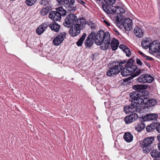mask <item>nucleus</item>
Instances as JSON below:
<instances>
[{"label":"nucleus","mask_w":160,"mask_h":160,"mask_svg":"<svg viewBox=\"0 0 160 160\" xmlns=\"http://www.w3.org/2000/svg\"><path fill=\"white\" fill-rule=\"evenodd\" d=\"M139 93L138 91L133 92L130 93V97L133 99L134 101L132 104L134 106H137V109L138 107L143 105V98L139 97Z\"/></svg>","instance_id":"obj_3"},{"label":"nucleus","mask_w":160,"mask_h":160,"mask_svg":"<svg viewBox=\"0 0 160 160\" xmlns=\"http://www.w3.org/2000/svg\"><path fill=\"white\" fill-rule=\"evenodd\" d=\"M151 42V40L150 38H147L143 40L142 42V46L145 48H149Z\"/></svg>","instance_id":"obj_21"},{"label":"nucleus","mask_w":160,"mask_h":160,"mask_svg":"<svg viewBox=\"0 0 160 160\" xmlns=\"http://www.w3.org/2000/svg\"><path fill=\"white\" fill-rule=\"evenodd\" d=\"M104 2L109 5H112L115 3L116 0H103Z\"/></svg>","instance_id":"obj_37"},{"label":"nucleus","mask_w":160,"mask_h":160,"mask_svg":"<svg viewBox=\"0 0 160 160\" xmlns=\"http://www.w3.org/2000/svg\"><path fill=\"white\" fill-rule=\"evenodd\" d=\"M119 48L125 53L127 56L128 57L130 56L131 55L130 51L127 46L123 44H121L119 46Z\"/></svg>","instance_id":"obj_22"},{"label":"nucleus","mask_w":160,"mask_h":160,"mask_svg":"<svg viewBox=\"0 0 160 160\" xmlns=\"http://www.w3.org/2000/svg\"><path fill=\"white\" fill-rule=\"evenodd\" d=\"M136 61L137 63L139 65L142 66L143 65V63L142 61L139 59L137 58L136 59Z\"/></svg>","instance_id":"obj_41"},{"label":"nucleus","mask_w":160,"mask_h":160,"mask_svg":"<svg viewBox=\"0 0 160 160\" xmlns=\"http://www.w3.org/2000/svg\"><path fill=\"white\" fill-rule=\"evenodd\" d=\"M74 0H65L64 6L71 12L74 11L76 10V7L74 5Z\"/></svg>","instance_id":"obj_7"},{"label":"nucleus","mask_w":160,"mask_h":160,"mask_svg":"<svg viewBox=\"0 0 160 160\" xmlns=\"http://www.w3.org/2000/svg\"><path fill=\"white\" fill-rule=\"evenodd\" d=\"M145 123L141 121L135 126V129L138 132H140L145 128Z\"/></svg>","instance_id":"obj_23"},{"label":"nucleus","mask_w":160,"mask_h":160,"mask_svg":"<svg viewBox=\"0 0 160 160\" xmlns=\"http://www.w3.org/2000/svg\"><path fill=\"white\" fill-rule=\"evenodd\" d=\"M112 7L113 6L110 5H108L106 4H103L102 6V8L103 10L107 12L108 14H111L112 13Z\"/></svg>","instance_id":"obj_20"},{"label":"nucleus","mask_w":160,"mask_h":160,"mask_svg":"<svg viewBox=\"0 0 160 160\" xmlns=\"http://www.w3.org/2000/svg\"><path fill=\"white\" fill-rule=\"evenodd\" d=\"M138 52L141 55H142L143 57H144V56L145 55L144 53H143L141 51H139Z\"/></svg>","instance_id":"obj_47"},{"label":"nucleus","mask_w":160,"mask_h":160,"mask_svg":"<svg viewBox=\"0 0 160 160\" xmlns=\"http://www.w3.org/2000/svg\"><path fill=\"white\" fill-rule=\"evenodd\" d=\"M154 140V137H150L145 138L141 143L144 152L147 153L149 152L152 149L151 145Z\"/></svg>","instance_id":"obj_2"},{"label":"nucleus","mask_w":160,"mask_h":160,"mask_svg":"<svg viewBox=\"0 0 160 160\" xmlns=\"http://www.w3.org/2000/svg\"><path fill=\"white\" fill-rule=\"evenodd\" d=\"M126 62L125 61H121L119 62V64H124L126 63Z\"/></svg>","instance_id":"obj_48"},{"label":"nucleus","mask_w":160,"mask_h":160,"mask_svg":"<svg viewBox=\"0 0 160 160\" xmlns=\"http://www.w3.org/2000/svg\"><path fill=\"white\" fill-rule=\"evenodd\" d=\"M124 110L126 113L129 114V112H132L137 111V107L134 106L132 104L130 105L124 107Z\"/></svg>","instance_id":"obj_15"},{"label":"nucleus","mask_w":160,"mask_h":160,"mask_svg":"<svg viewBox=\"0 0 160 160\" xmlns=\"http://www.w3.org/2000/svg\"><path fill=\"white\" fill-rule=\"evenodd\" d=\"M48 0H41L40 2V4L43 6H45L48 5Z\"/></svg>","instance_id":"obj_38"},{"label":"nucleus","mask_w":160,"mask_h":160,"mask_svg":"<svg viewBox=\"0 0 160 160\" xmlns=\"http://www.w3.org/2000/svg\"><path fill=\"white\" fill-rule=\"evenodd\" d=\"M118 67V69H119V70H121L122 69H123V67L122 65L119 64L118 65H117Z\"/></svg>","instance_id":"obj_45"},{"label":"nucleus","mask_w":160,"mask_h":160,"mask_svg":"<svg viewBox=\"0 0 160 160\" xmlns=\"http://www.w3.org/2000/svg\"><path fill=\"white\" fill-rule=\"evenodd\" d=\"M57 11L58 13L60 14L61 16V15H65L66 13V11L62 7H59L57 9Z\"/></svg>","instance_id":"obj_32"},{"label":"nucleus","mask_w":160,"mask_h":160,"mask_svg":"<svg viewBox=\"0 0 160 160\" xmlns=\"http://www.w3.org/2000/svg\"><path fill=\"white\" fill-rule=\"evenodd\" d=\"M158 147L159 150H160V142L158 144Z\"/></svg>","instance_id":"obj_51"},{"label":"nucleus","mask_w":160,"mask_h":160,"mask_svg":"<svg viewBox=\"0 0 160 160\" xmlns=\"http://www.w3.org/2000/svg\"><path fill=\"white\" fill-rule=\"evenodd\" d=\"M144 58H145V59H146V60H152V58H151V57H150L147 56L146 55L145 56H144Z\"/></svg>","instance_id":"obj_43"},{"label":"nucleus","mask_w":160,"mask_h":160,"mask_svg":"<svg viewBox=\"0 0 160 160\" xmlns=\"http://www.w3.org/2000/svg\"><path fill=\"white\" fill-rule=\"evenodd\" d=\"M137 81L139 82L143 83H146V74H142L137 78Z\"/></svg>","instance_id":"obj_27"},{"label":"nucleus","mask_w":160,"mask_h":160,"mask_svg":"<svg viewBox=\"0 0 160 160\" xmlns=\"http://www.w3.org/2000/svg\"><path fill=\"white\" fill-rule=\"evenodd\" d=\"M149 49L152 52H158L160 56V43L154 41L150 44Z\"/></svg>","instance_id":"obj_5"},{"label":"nucleus","mask_w":160,"mask_h":160,"mask_svg":"<svg viewBox=\"0 0 160 160\" xmlns=\"http://www.w3.org/2000/svg\"><path fill=\"white\" fill-rule=\"evenodd\" d=\"M86 36L87 34L85 33H84L82 36L79 39L77 42V44L78 46H82Z\"/></svg>","instance_id":"obj_28"},{"label":"nucleus","mask_w":160,"mask_h":160,"mask_svg":"<svg viewBox=\"0 0 160 160\" xmlns=\"http://www.w3.org/2000/svg\"><path fill=\"white\" fill-rule=\"evenodd\" d=\"M112 8L113 10L112 14H123L125 12V7L123 5H122L121 6H113Z\"/></svg>","instance_id":"obj_10"},{"label":"nucleus","mask_w":160,"mask_h":160,"mask_svg":"<svg viewBox=\"0 0 160 160\" xmlns=\"http://www.w3.org/2000/svg\"><path fill=\"white\" fill-rule=\"evenodd\" d=\"M132 21L129 18L125 19L123 23L124 29L127 31H129L132 29Z\"/></svg>","instance_id":"obj_11"},{"label":"nucleus","mask_w":160,"mask_h":160,"mask_svg":"<svg viewBox=\"0 0 160 160\" xmlns=\"http://www.w3.org/2000/svg\"><path fill=\"white\" fill-rule=\"evenodd\" d=\"M91 28L92 29H94V28H95V25H94V26H92V27L91 26Z\"/></svg>","instance_id":"obj_53"},{"label":"nucleus","mask_w":160,"mask_h":160,"mask_svg":"<svg viewBox=\"0 0 160 160\" xmlns=\"http://www.w3.org/2000/svg\"><path fill=\"white\" fill-rule=\"evenodd\" d=\"M80 3L82 5H83V4H85V2L82 1H81Z\"/></svg>","instance_id":"obj_50"},{"label":"nucleus","mask_w":160,"mask_h":160,"mask_svg":"<svg viewBox=\"0 0 160 160\" xmlns=\"http://www.w3.org/2000/svg\"><path fill=\"white\" fill-rule=\"evenodd\" d=\"M146 116L148 120L150 121L156 119L158 118V115L155 114H150L147 115Z\"/></svg>","instance_id":"obj_29"},{"label":"nucleus","mask_w":160,"mask_h":160,"mask_svg":"<svg viewBox=\"0 0 160 160\" xmlns=\"http://www.w3.org/2000/svg\"><path fill=\"white\" fill-rule=\"evenodd\" d=\"M125 67L130 75L134 72L137 68V66L133 65H127Z\"/></svg>","instance_id":"obj_24"},{"label":"nucleus","mask_w":160,"mask_h":160,"mask_svg":"<svg viewBox=\"0 0 160 160\" xmlns=\"http://www.w3.org/2000/svg\"><path fill=\"white\" fill-rule=\"evenodd\" d=\"M98 127L99 128H100V125H98Z\"/></svg>","instance_id":"obj_55"},{"label":"nucleus","mask_w":160,"mask_h":160,"mask_svg":"<svg viewBox=\"0 0 160 160\" xmlns=\"http://www.w3.org/2000/svg\"><path fill=\"white\" fill-rule=\"evenodd\" d=\"M146 94V95H148V91H146L143 92H142V95H144V94Z\"/></svg>","instance_id":"obj_46"},{"label":"nucleus","mask_w":160,"mask_h":160,"mask_svg":"<svg viewBox=\"0 0 160 160\" xmlns=\"http://www.w3.org/2000/svg\"><path fill=\"white\" fill-rule=\"evenodd\" d=\"M118 66L115 65L113 67L110 68L107 72V75L109 77H111L118 74L120 72V70L118 69Z\"/></svg>","instance_id":"obj_9"},{"label":"nucleus","mask_w":160,"mask_h":160,"mask_svg":"<svg viewBox=\"0 0 160 160\" xmlns=\"http://www.w3.org/2000/svg\"><path fill=\"white\" fill-rule=\"evenodd\" d=\"M156 129L158 132L160 133V123L157 126Z\"/></svg>","instance_id":"obj_44"},{"label":"nucleus","mask_w":160,"mask_h":160,"mask_svg":"<svg viewBox=\"0 0 160 160\" xmlns=\"http://www.w3.org/2000/svg\"><path fill=\"white\" fill-rule=\"evenodd\" d=\"M143 104L144 103L145 105H148V102L149 99L146 98H143Z\"/></svg>","instance_id":"obj_40"},{"label":"nucleus","mask_w":160,"mask_h":160,"mask_svg":"<svg viewBox=\"0 0 160 160\" xmlns=\"http://www.w3.org/2000/svg\"><path fill=\"white\" fill-rule=\"evenodd\" d=\"M159 158H160V152H159Z\"/></svg>","instance_id":"obj_54"},{"label":"nucleus","mask_w":160,"mask_h":160,"mask_svg":"<svg viewBox=\"0 0 160 160\" xmlns=\"http://www.w3.org/2000/svg\"><path fill=\"white\" fill-rule=\"evenodd\" d=\"M121 74L122 75L123 77H125L128 76L130 74L129 72L127 71V69L125 67L123 70L121 71Z\"/></svg>","instance_id":"obj_33"},{"label":"nucleus","mask_w":160,"mask_h":160,"mask_svg":"<svg viewBox=\"0 0 160 160\" xmlns=\"http://www.w3.org/2000/svg\"><path fill=\"white\" fill-rule=\"evenodd\" d=\"M137 114L133 113L125 117L124 118V121L127 124L130 123L135 121L137 118Z\"/></svg>","instance_id":"obj_13"},{"label":"nucleus","mask_w":160,"mask_h":160,"mask_svg":"<svg viewBox=\"0 0 160 160\" xmlns=\"http://www.w3.org/2000/svg\"><path fill=\"white\" fill-rule=\"evenodd\" d=\"M48 26V24L46 23H44L39 27L36 30V33L39 35L42 34Z\"/></svg>","instance_id":"obj_16"},{"label":"nucleus","mask_w":160,"mask_h":160,"mask_svg":"<svg viewBox=\"0 0 160 160\" xmlns=\"http://www.w3.org/2000/svg\"><path fill=\"white\" fill-rule=\"evenodd\" d=\"M123 138L127 142H130L133 140V136L130 132H127L124 133L123 135Z\"/></svg>","instance_id":"obj_19"},{"label":"nucleus","mask_w":160,"mask_h":160,"mask_svg":"<svg viewBox=\"0 0 160 160\" xmlns=\"http://www.w3.org/2000/svg\"><path fill=\"white\" fill-rule=\"evenodd\" d=\"M156 103V101L154 99H149L148 105L150 106H152L155 105Z\"/></svg>","instance_id":"obj_36"},{"label":"nucleus","mask_w":160,"mask_h":160,"mask_svg":"<svg viewBox=\"0 0 160 160\" xmlns=\"http://www.w3.org/2000/svg\"><path fill=\"white\" fill-rule=\"evenodd\" d=\"M119 42L118 41L115 39H113L111 43V47L113 50H116L118 45Z\"/></svg>","instance_id":"obj_26"},{"label":"nucleus","mask_w":160,"mask_h":160,"mask_svg":"<svg viewBox=\"0 0 160 160\" xmlns=\"http://www.w3.org/2000/svg\"><path fill=\"white\" fill-rule=\"evenodd\" d=\"M103 22L107 26H110V23L109 22L106 20H104Z\"/></svg>","instance_id":"obj_42"},{"label":"nucleus","mask_w":160,"mask_h":160,"mask_svg":"<svg viewBox=\"0 0 160 160\" xmlns=\"http://www.w3.org/2000/svg\"><path fill=\"white\" fill-rule=\"evenodd\" d=\"M72 25L70 29L69 33L72 37H74L79 34L80 30L82 29L78 25L75 24Z\"/></svg>","instance_id":"obj_8"},{"label":"nucleus","mask_w":160,"mask_h":160,"mask_svg":"<svg viewBox=\"0 0 160 160\" xmlns=\"http://www.w3.org/2000/svg\"><path fill=\"white\" fill-rule=\"evenodd\" d=\"M145 63L146 64L147 66H148V67H150V65L148 63V62H145Z\"/></svg>","instance_id":"obj_49"},{"label":"nucleus","mask_w":160,"mask_h":160,"mask_svg":"<svg viewBox=\"0 0 160 160\" xmlns=\"http://www.w3.org/2000/svg\"><path fill=\"white\" fill-rule=\"evenodd\" d=\"M134 33L137 37L140 38L143 36L144 31L142 28L139 27H136L134 29Z\"/></svg>","instance_id":"obj_14"},{"label":"nucleus","mask_w":160,"mask_h":160,"mask_svg":"<svg viewBox=\"0 0 160 160\" xmlns=\"http://www.w3.org/2000/svg\"><path fill=\"white\" fill-rule=\"evenodd\" d=\"M148 86L146 85H134L133 88L136 90H141L146 89L148 88Z\"/></svg>","instance_id":"obj_25"},{"label":"nucleus","mask_w":160,"mask_h":160,"mask_svg":"<svg viewBox=\"0 0 160 160\" xmlns=\"http://www.w3.org/2000/svg\"><path fill=\"white\" fill-rule=\"evenodd\" d=\"M95 37L96 44L98 45H101L102 49L105 50L109 48L110 41V34L108 32H105L102 30L99 31L96 35L94 32H92L89 35L85 42L86 47H90L93 45Z\"/></svg>","instance_id":"obj_1"},{"label":"nucleus","mask_w":160,"mask_h":160,"mask_svg":"<svg viewBox=\"0 0 160 160\" xmlns=\"http://www.w3.org/2000/svg\"><path fill=\"white\" fill-rule=\"evenodd\" d=\"M152 125L153 124H152L150 125H149L146 127V130L148 132H151L154 129V125Z\"/></svg>","instance_id":"obj_35"},{"label":"nucleus","mask_w":160,"mask_h":160,"mask_svg":"<svg viewBox=\"0 0 160 160\" xmlns=\"http://www.w3.org/2000/svg\"><path fill=\"white\" fill-rule=\"evenodd\" d=\"M86 23V22L85 19L83 18H82L78 19H77L75 24L78 25V26L82 29L85 27Z\"/></svg>","instance_id":"obj_18"},{"label":"nucleus","mask_w":160,"mask_h":160,"mask_svg":"<svg viewBox=\"0 0 160 160\" xmlns=\"http://www.w3.org/2000/svg\"><path fill=\"white\" fill-rule=\"evenodd\" d=\"M146 78L147 80L146 82L148 83H151L154 80L153 78L148 74H146Z\"/></svg>","instance_id":"obj_31"},{"label":"nucleus","mask_w":160,"mask_h":160,"mask_svg":"<svg viewBox=\"0 0 160 160\" xmlns=\"http://www.w3.org/2000/svg\"><path fill=\"white\" fill-rule=\"evenodd\" d=\"M37 1V0H26V3L28 6H32Z\"/></svg>","instance_id":"obj_34"},{"label":"nucleus","mask_w":160,"mask_h":160,"mask_svg":"<svg viewBox=\"0 0 160 160\" xmlns=\"http://www.w3.org/2000/svg\"><path fill=\"white\" fill-rule=\"evenodd\" d=\"M67 33L65 32H62L60 33L53 40V43L55 46L59 45L64 40Z\"/></svg>","instance_id":"obj_6"},{"label":"nucleus","mask_w":160,"mask_h":160,"mask_svg":"<svg viewBox=\"0 0 160 160\" xmlns=\"http://www.w3.org/2000/svg\"><path fill=\"white\" fill-rule=\"evenodd\" d=\"M49 17L53 20L58 21L61 19V17L58 12H52L49 14Z\"/></svg>","instance_id":"obj_12"},{"label":"nucleus","mask_w":160,"mask_h":160,"mask_svg":"<svg viewBox=\"0 0 160 160\" xmlns=\"http://www.w3.org/2000/svg\"><path fill=\"white\" fill-rule=\"evenodd\" d=\"M49 27L52 31L58 32L59 31L60 26L55 22H52L49 25Z\"/></svg>","instance_id":"obj_17"},{"label":"nucleus","mask_w":160,"mask_h":160,"mask_svg":"<svg viewBox=\"0 0 160 160\" xmlns=\"http://www.w3.org/2000/svg\"><path fill=\"white\" fill-rule=\"evenodd\" d=\"M77 20V16L74 14H70L67 16L63 25L66 27L69 28L75 24Z\"/></svg>","instance_id":"obj_4"},{"label":"nucleus","mask_w":160,"mask_h":160,"mask_svg":"<svg viewBox=\"0 0 160 160\" xmlns=\"http://www.w3.org/2000/svg\"><path fill=\"white\" fill-rule=\"evenodd\" d=\"M159 152L158 150H153L152 151L151 153L150 154L152 157L156 158H159Z\"/></svg>","instance_id":"obj_30"},{"label":"nucleus","mask_w":160,"mask_h":160,"mask_svg":"<svg viewBox=\"0 0 160 160\" xmlns=\"http://www.w3.org/2000/svg\"><path fill=\"white\" fill-rule=\"evenodd\" d=\"M143 70H141L140 69H138L136 71V72H135V73L134 74V75L135 76H138L140 74L142 73L143 72Z\"/></svg>","instance_id":"obj_39"},{"label":"nucleus","mask_w":160,"mask_h":160,"mask_svg":"<svg viewBox=\"0 0 160 160\" xmlns=\"http://www.w3.org/2000/svg\"><path fill=\"white\" fill-rule=\"evenodd\" d=\"M114 31L117 33L119 34V32L116 29H114Z\"/></svg>","instance_id":"obj_52"}]
</instances>
